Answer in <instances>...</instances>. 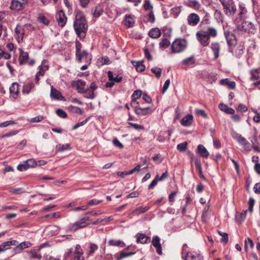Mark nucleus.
Returning <instances> with one entry per match:
<instances>
[{
  "label": "nucleus",
  "mask_w": 260,
  "mask_h": 260,
  "mask_svg": "<svg viewBox=\"0 0 260 260\" xmlns=\"http://www.w3.org/2000/svg\"><path fill=\"white\" fill-rule=\"evenodd\" d=\"M187 21L189 25L195 26L199 23L200 17L196 13H191L188 16Z\"/></svg>",
  "instance_id": "dca6fc26"
},
{
  "label": "nucleus",
  "mask_w": 260,
  "mask_h": 260,
  "mask_svg": "<svg viewBox=\"0 0 260 260\" xmlns=\"http://www.w3.org/2000/svg\"><path fill=\"white\" fill-rule=\"evenodd\" d=\"M133 64L136 67V70L138 72H142L144 71L145 67L141 62L132 61Z\"/></svg>",
  "instance_id": "c9c22d12"
},
{
  "label": "nucleus",
  "mask_w": 260,
  "mask_h": 260,
  "mask_svg": "<svg viewBox=\"0 0 260 260\" xmlns=\"http://www.w3.org/2000/svg\"><path fill=\"white\" fill-rule=\"evenodd\" d=\"M194 164H195L197 169L199 171V175L200 177L201 178L205 180V177L203 175V172H202V169L200 159L199 158H196L194 160Z\"/></svg>",
  "instance_id": "bb28decb"
},
{
  "label": "nucleus",
  "mask_w": 260,
  "mask_h": 260,
  "mask_svg": "<svg viewBox=\"0 0 260 260\" xmlns=\"http://www.w3.org/2000/svg\"><path fill=\"white\" fill-rule=\"evenodd\" d=\"M69 110L74 113H76L79 114H82V110L81 108L78 107L74 106L72 105L68 107Z\"/></svg>",
  "instance_id": "de8ad7c7"
},
{
  "label": "nucleus",
  "mask_w": 260,
  "mask_h": 260,
  "mask_svg": "<svg viewBox=\"0 0 260 260\" xmlns=\"http://www.w3.org/2000/svg\"><path fill=\"white\" fill-rule=\"evenodd\" d=\"M109 244L111 246H120L121 247H123L125 246L124 243L121 240H110L109 241Z\"/></svg>",
  "instance_id": "f704fd0d"
},
{
  "label": "nucleus",
  "mask_w": 260,
  "mask_h": 260,
  "mask_svg": "<svg viewBox=\"0 0 260 260\" xmlns=\"http://www.w3.org/2000/svg\"><path fill=\"white\" fill-rule=\"evenodd\" d=\"M83 252L82 249L81 248V246L78 244L76 245L75 246V251L74 252V255H76V254L83 255Z\"/></svg>",
  "instance_id": "e2e57ef3"
},
{
  "label": "nucleus",
  "mask_w": 260,
  "mask_h": 260,
  "mask_svg": "<svg viewBox=\"0 0 260 260\" xmlns=\"http://www.w3.org/2000/svg\"><path fill=\"white\" fill-rule=\"evenodd\" d=\"M135 20L131 15H126L125 16V20L124 24L127 27H131L133 26Z\"/></svg>",
  "instance_id": "a878e982"
},
{
  "label": "nucleus",
  "mask_w": 260,
  "mask_h": 260,
  "mask_svg": "<svg viewBox=\"0 0 260 260\" xmlns=\"http://www.w3.org/2000/svg\"><path fill=\"white\" fill-rule=\"evenodd\" d=\"M219 108L221 111H224L228 114H234L235 112V110L233 108H229L226 105L223 104H220L219 105Z\"/></svg>",
  "instance_id": "7c9ffc66"
},
{
  "label": "nucleus",
  "mask_w": 260,
  "mask_h": 260,
  "mask_svg": "<svg viewBox=\"0 0 260 260\" xmlns=\"http://www.w3.org/2000/svg\"><path fill=\"white\" fill-rule=\"evenodd\" d=\"M220 83L222 85L228 86L230 89H234L236 86L234 82L230 81L228 79H222L220 80Z\"/></svg>",
  "instance_id": "c85d7f7f"
},
{
  "label": "nucleus",
  "mask_w": 260,
  "mask_h": 260,
  "mask_svg": "<svg viewBox=\"0 0 260 260\" xmlns=\"http://www.w3.org/2000/svg\"><path fill=\"white\" fill-rule=\"evenodd\" d=\"M187 245L185 244L182 249V257L184 260H203V256L200 254L187 251Z\"/></svg>",
  "instance_id": "39448f33"
},
{
  "label": "nucleus",
  "mask_w": 260,
  "mask_h": 260,
  "mask_svg": "<svg viewBox=\"0 0 260 260\" xmlns=\"http://www.w3.org/2000/svg\"><path fill=\"white\" fill-rule=\"evenodd\" d=\"M238 142L242 146L243 151L245 152H249L251 150V147L249 143L241 135L237 138Z\"/></svg>",
  "instance_id": "9d476101"
},
{
  "label": "nucleus",
  "mask_w": 260,
  "mask_h": 260,
  "mask_svg": "<svg viewBox=\"0 0 260 260\" xmlns=\"http://www.w3.org/2000/svg\"><path fill=\"white\" fill-rule=\"evenodd\" d=\"M18 84L16 83H13L10 87V91L11 93L17 94L19 92Z\"/></svg>",
  "instance_id": "a19ab883"
},
{
  "label": "nucleus",
  "mask_w": 260,
  "mask_h": 260,
  "mask_svg": "<svg viewBox=\"0 0 260 260\" xmlns=\"http://www.w3.org/2000/svg\"><path fill=\"white\" fill-rule=\"evenodd\" d=\"M17 244L18 241L15 240L4 242L0 245V253L9 249L11 246L16 245Z\"/></svg>",
  "instance_id": "9b49d317"
},
{
  "label": "nucleus",
  "mask_w": 260,
  "mask_h": 260,
  "mask_svg": "<svg viewBox=\"0 0 260 260\" xmlns=\"http://www.w3.org/2000/svg\"><path fill=\"white\" fill-rule=\"evenodd\" d=\"M196 113L197 114L201 115L204 118H207L208 117L207 114L204 110L197 109H196Z\"/></svg>",
  "instance_id": "338daca9"
},
{
  "label": "nucleus",
  "mask_w": 260,
  "mask_h": 260,
  "mask_svg": "<svg viewBox=\"0 0 260 260\" xmlns=\"http://www.w3.org/2000/svg\"><path fill=\"white\" fill-rule=\"evenodd\" d=\"M44 119V117L43 116L39 115L37 117L32 118L28 120L30 122L35 123V122H39L42 121Z\"/></svg>",
  "instance_id": "6e6d98bb"
},
{
  "label": "nucleus",
  "mask_w": 260,
  "mask_h": 260,
  "mask_svg": "<svg viewBox=\"0 0 260 260\" xmlns=\"http://www.w3.org/2000/svg\"><path fill=\"white\" fill-rule=\"evenodd\" d=\"M18 244L22 247V249L23 250L25 248L30 247L32 245V244L29 241L22 242Z\"/></svg>",
  "instance_id": "680f3d73"
},
{
  "label": "nucleus",
  "mask_w": 260,
  "mask_h": 260,
  "mask_svg": "<svg viewBox=\"0 0 260 260\" xmlns=\"http://www.w3.org/2000/svg\"><path fill=\"white\" fill-rule=\"evenodd\" d=\"M46 62V60H43L42 64L39 67L40 71L37 73L35 77V80L37 82L40 80L39 76H44L45 72L48 70L49 68L48 66L45 64Z\"/></svg>",
  "instance_id": "f8f14e48"
},
{
  "label": "nucleus",
  "mask_w": 260,
  "mask_h": 260,
  "mask_svg": "<svg viewBox=\"0 0 260 260\" xmlns=\"http://www.w3.org/2000/svg\"><path fill=\"white\" fill-rule=\"evenodd\" d=\"M24 7L25 5L18 0H12L10 8L12 10L20 11L22 10Z\"/></svg>",
  "instance_id": "2eb2a0df"
},
{
  "label": "nucleus",
  "mask_w": 260,
  "mask_h": 260,
  "mask_svg": "<svg viewBox=\"0 0 260 260\" xmlns=\"http://www.w3.org/2000/svg\"><path fill=\"white\" fill-rule=\"evenodd\" d=\"M192 115L188 114L181 119V124L185 126H189L192 123Z\"/></svg>",
  "instance_id": "5701e85b"
},
{
  "label": "nucleus",
  "mask_w": 260,
  "mask_h": 260,
  "mask_svg": "<svg viewBox=\"0 0 260 260\" xmlns=\"http://www.w3.org/2000/svg\"><path fill=\"white\" fill-rule=\"evenodd\" d=\"M27 168H34L37 165V163L33 159H29L24 161Z\"/></svg>",
  "instance_id": "09e8293b"
},
{
  "label": "nucleus",
  "mask_w": 260,
  "mask_h": 260,
  "mask_svg": "<svg viewBox=\"0 0 260 260\" xmlns=\"http://www.w3.org/2000/svg\"><path fill=\"white\" fill-rule=\"evenodd\" d=\"M88 224H82L78 220L77 221L74 223L69 229V231L71 232H75L77 230L83 228L87 226Z\"/></svg>",
  "instance_id": "b1692460"
},
{
  "label": "nucleus",
  "mask_w": 260,
  "mask_h": 260,
  "mask_svg": "<svg viewBox=\"0 0 260 260\" xmlns=\"http://www.w3.org/2000/svg\"><path fill=\"white\" fill-rule=\"evenodd\" d=\"M250 73L251 75L250 79L251 80L254 81L260 79V77L257 70H251Z\"/></svg>",
  "instance_id": "3c124183"
},
{
  "label": "nucleus",
  "mask_w": 260,
  "mask_h": 260,
  "mask_svg": "<svg viewBox=\"0 0 260 260\" xmlns=\"http://www.w3.org/2000/svg\"><path fill=\"white\" fill-rule=\"evenodd\" d=\"M186 5L190 8H198L200 4L197 1L190 0L185 3Z\"/></svg>",
  "instance_id": "4c0bfd02"
},
{
  "label": "nucleus",
  "mask_w": 260,
  "mask_h": 260,
  "mask_svg": "<svg viewBox=\"0 0 260 260\" xmlns=\"http://www.w3.org/2000/svg\"><path fill=\"white\" fill-rule=\"evenodd\" d=\"M160 238L157 236H154L153 237L152 244L154 247L156 248V251L159 255L162 254L161 247L160 243Z\"/></svg>",
  "instance_id": "a211bd4d"
},
{
  "label": "nucleus",
  "mask_w": 260,
  "mask_h": 260,
  "mask_svg": "<svg viewBox=\"0 0 260 260\" xmlns=\"http://www.w3.org/2000/svg\"><path fill=\"white\" fill-rule=\"evenodd\" d=\"M256 29L254 24L249 20L244 19L242 22L237 25L235 29V32L240 36L246 34L253 35L255 33Z\"/></svg>",
  "instance_id": "7ed1b4c3"
},
{
  "label": "nucleus",
  "mask_w": 260,
  "mask_h": 260,
  "mask_svg": "<svg viewBox=\"0 0 260 260\" xmlns=\"http://www.w3.org/2000/svg\"><path fill=\"white\" fill-rule=\"evenodd\" d=\"M195 63V60L193 56H191L188 58H186L183 60L182 64L183 65L191 66H193Z\"/></svg>",
  "instance_id": "473e14b6"
},
{
  "label": "nucleus",
  "mask_w": 260,
  "mask_h": 260,
  "mask_svg": "<svg viewBox=\"0 0 260 260\" xmlns=\"http://www.w3.org/2000/svg\"><path fill=\"white\" fill-rule=\"evenodd\" d=\"M211 49L214 54V59H217L219 57L220 46L218 43L213 42L211 44Z\"/></svg>",
  "instance_id": "f3484780"
},
{
  "label": "nucleus",
  "mask_w": 260,
  "mask_h": 260,
  "mask_svg": "<svg viewBox=\"0 0 260 260\" xmlns=\"http://www.w3.org/2000/svg\"><path fill=\"white\" fill-rule=\"evenodd\" d=\"M56 114L58 116H59L61 118H64L67 117V114L66 112L61 109H58L56 110Z\"/></svg>",
  "instance_id": "13d9d810"
},
{
  "label": "nucleus",
  "mask_w": 260,
  "mask_h": 260,
  "mask_svg": "<svg viewBox=\"0 0 260 260\" xmlns=\"http://www.w3.org/2000/svg\"><path fill=\"white\" fill-rule=\"evenodd\" d=\"M20 56L19 57V63L21 65L24 64L28 59V54L24 52L22 49H19Z\"/></svg>",
  "instance_id": "aec40b11"
},
{
  "label": "nucleus",
  "mask_w": 260,
  "mask_h": 260,
  "mask_svg": "<svg viewBox=\"0 0 260 260\" xmlns=\"http://www.w3.org/2000/svg\"><path fill=\"white\" fill-rule=\"evenodd\" d=\"M148 20V21L153 23L155 22V16L154 15L153 11H151L149 12V13L147 15Z\"/></svg>",
  "instance_id": "052dcab7"
},
{
  "label": "nucleus",
  "mask_w": 260,
  "mask_h": 260,
  "mask_svg": "<svg viewBox=\"0 0 260 260\" xmlns=\"http://www.w3.org/2000/svg\"><path fill=\"white\" fill-rule=\"evenodd\" d=\"M56 19L58 22V24L60 27H63L67 21V17H66L64 11L62 10L57 12L56 15Z\"/></svg>",
  "instance_id": "0eeeda50"
},
{
  "label": "nucleus",
  "mask_w": 260,
  "mask_h": 260,
  "mask_svg": "<svg viewBox=\"0 0 260 260\" xmlns=\"http://www.w3.org/2000/svg\"><path fill=\"white\" fill-rule=\"evenodd\" d=\"M136 236L137 237V242L138 243L146 244L150 239L149 237H147L144 234L138 233Z\"/></svg>",
  "instance_id": "412c9836"
},
{
  "label": "nucleus",
  "mask_w": 260,
  "mask_h": 260,
  "mask_svg": "<svg viewBox=\"0 0 260 260\" xmlns=\"http://www.w3.org/2000/svg\"><path fill=\"white\" fill-rule=\"evenodd\" d=\"M71 85L72 86L76 88L78 92L81 93L84 92L85 82L83 80L79 79L77 81H72Z\"/></svg>",
  "instance_id": "1a4fd4ad"
},
{
  "label": "nucleus",
  "mask_w": 260,
  "mask_h": 260,
  "mask_svg": "<svg viewBox=\"0 0 260 260\" xmlns=\"http://www.w3.org/2000/svg\"><path fill=\"white\" fill-rule=\"evenodd\" d=\"M9 191L10 192L15 194H20L24 192V191L22 190L21 188H9Z\"/></svg>",
  "instance_id": "5fc2aeb1"
},
{
  "label": "nucleus",
  "mask_w": 260,
  "mask_h": 260,
  "mask_svg": "<svg viewBox=\"0 0 260 260\" xmlns=\"http://www.w3.org/2000/svg\"><path fill=\"white\" fill-rule=\"evenodd\" d=\"M77 59L81 62L83 60H84L88 64L90 63V62L88 60V54L86 51H83L82 52L77 53L76 54Z\"/></svg>",
  "instance_id": "6ab92c4d"
},
{
  "label": "nucleus",
  "mask_w": 260,
  "mask_h": 260,
  "mask_svg": "<svg viewBox=\"0 0 260 260\" xmlns=\"http://www.w3.org/2000/svg\"><path fill=\"white\" fill-rule=\"evenodd\" d=\"M248 246H249L251 248H253L254 247V244L252 240L249 238H248L245 241V249L246 250L248 248Z\"/></svg>",
  "instance_id": "4d7b16f0"
},
{
  "label": "nucleus",
  "mask_w": 260,
  "mask_h": 260,
  "mask_svg": "<svg viewBox=\"0 0 260 260\" xmlns=\"http://www.w3.org/2000/svg\"><path fill=\"white\" fill-rule=\"evenodd\" d=\"M222 5L226 14L233 15L236 11V6L232 0H219Z\"/></svg>",
  "instance_id": "423d86ee"
},
{
  "label": "nucleus",
  "mask_w": 260,
  "mask_h": 260,
  "mask_svg": "<svg viewBox=\"0 0 260 260\" xmlns=\"http://www.w3.org/2000/svg\"><path fill=\"white\" fill-rule=\"evenodd\" d=\"M141 95L142 91L140 90H135L132 95V99L137 100V99L139 98Z\"/></svg>",
  "instance_id": "bf43d9fd"
},
{
  "label": "nucleus",
  "mask_w": 260,
  "mask_h": 260,
  "mask_svg": "<svg viewBox=\"0 0 260 260\" xmlns=\"http://www.w3.org/2000/svg\"><path fill=\"white\" fill-rule=\"evenodd\" d=\"M160 30L157 27L153 28L149 31V36L150 37L153 39L158 38L160 36Z\"/></svg>",
  "instance_id": "393cba45"
},
{
  "label": "nucleus",
  "mask_w": 260,
  "mask_h": 260,
  "mask_svg": "<svg viewBox=\"0 0 260 260\" xmlns=\"http://www.w3.org/2000/svg\"><path fill=\"white\" fill-rule=\"evenodd\" d=\"M151 72L155 75L157 78H159L161 75V69L158 67H154L151 69Z\"/></svg>",
  "instance_id": "49530a36"
},
{
  "label": "nucleus",
  "mask_w": 260,
  "mask_h": 260,
  "mask_svg": "<svg viewBox=\"0 0 260 260\" xmlns=\"http://www.w3.org/2000/svg\"><path fill=\"white\" fill-rule=\"evenodd\" d=\"M87 27L88 25L84 15L80 11L78 12L74 22V28L78 37L80 39H84Z\"/></svg>",
  "instance_id": "f257e3e1"
},
{
  "label": "nucleus",
  "mask_w": 260,
  "mask_h": 260,
  "mask_svg": "<svg viewBox=\"0 0 260 260\" xmlns=\"http://www.w3.org/2000/svg\"><path fill=\"white\" fill-rule=\"evenodd\" d=\"M149 208L147 206L143 207L140 206L138 208H137L133 212V214H140L143 213H145V212L149 210Z\"/></svg>",
  "instance_id": "72a5a7b5"
},
{
  "label": "nucleus",
  "mask_w": 260,
  "mask_h": 260,
  "mask_svg": "<svg viewBox=\"0 0 260 260\" xmlns=\"http://www.w3.org/2000/svg\"><path fill=\"white\" fill-rule=\"evenodd\" d=\"M50 96L52 99L55 100L65 101L64 97L62 96L61 93L54 88L53 86H51Z\"/></svg>",
  "instance_id": "4468645a"
},
{
  "label": "nucleus",
  "mask_w": 260,
  "mask_h": 260,
  "mask_svg": "<svg viewBox=\"0 0 260 260\" xmlns=\"http://www.w3.org/2000/svg\"><path fill=\"white\" fill-rule=\"evenodd\" d=\"M99 61L101 62L102 65L109 64L110 63V60L107 57H102L98 59Z\"/></svg>",
  "instance_id": "69168bd1"
},
{
  "label": "nucleus",
  "mask_w": 260,
  "mask_h": 260,
  "mask_svg": "<svg viewBox=\"0 0 260 260\" xmlns=\"http://www.w3.org/2000/svg\"><path fill=\"white\" fill-rule=\"evenodd\" d=\"M85 94L84 97L87 99H93L94 98V93L89 88L86 90H84V92L83 93Z\"/></svg>",
  "instance_id": "37998d69"
},
{
  "label": "nucleus",
  "mask_w": 260,
  "mask_h": 260,
  "mask_svg": "<svg viewBox=\"0 0 260 260\" xmlns=\"http://www.w3.org/2000/svg\"><path fill=\"white\" fill-rule=\"evenodd\" d=\"M112 142L115 146L118 147L120 149L123 148V145H122V144L121 143L117 138H114Z\"/></svg>",
  "instance_id": "774afa93"
},
{
  "label": "nucleus",
  "mask_w": 260,
  "mask_h": 260,
  "mask_svg": "<svg viewBox=\"0 0 260 260\" xmlns=\"http://www.w3.org/2000/svg\"><path fill=\"white\" fill-rule=\"evenodd\" d=\"M15 37L17 42L20 43L22 42L24 35L25 34L24 29L21 25H17L15 29Z\"/></svg>",
  "instance_id": "6e6552de"
},
{
  "label": "nucleus",
  "mask_w": 260,
  "mask_h": 260,
  "mask_svg": "<svg viewBox=\"0 0 260 260\" xmlns=\"http://www.w3.org/2000/svg\"><path fill=\"white\" fill-rule=\"evenodd\" d=\"M135 253V252H125L122 251L120 253L119 255L117 256L116 260H121L122 258L134 255Z\"/></svg>",
  "instance_id": "58836bf2"
},
{
  "label": "nucleus",
  "mask_w": 260,
  "mask_h": 260,
  "mask_svg": "<svg viewBox=\"0 0 260 260\" xmlns=\"http://www.w3.org/2000/svg\"><path fill=\"white\" fill-rule=\"evenodd\" d=\"M11 54L0 48V59L4 58L8 59L11 58Z\"/></svg>",
  "instance_id": "864d4df0"
},
{
  "label": "nucleus",
  "mask_w": 260,
  "mask_h": 260,
  "mask_svg": "<svg viewBox=\"0 0 260 260\" xmlns=\"http://www.w3.org/2000/svg\"><path fill=\"white\" fill-rule=\"evenodd\" d=\"M135 112L137 115H140V116H143V115H146L147 114L151 113L152 112V110L150 107H148V108L139 107L138 108H136V111Z\"/></svg>",
  "instance_id": "4be33fe9"
},
{
  "label": "nucleus",
  "mask_w": 260,
  "mask_h": 260,
  "mask_svg": "<svg viewBox=\"0 0 260 260\" xmlns=\"http://www.w3.org/2000/svg\"><path fill=\"white\" fill-rule=\"evenodd\" d=\"M198 152L203 157H207L209 155V152L207 149L202 145H198L197 147Z\"/></svg>",
  "instance_id": "cd10ccee"
},
{
  "label": "nucleus",
  "mask_w": 260,
  "mask_h": 260,
  "mask_svg": "<svg viewBox=\"0 0 260 260\" xmlns=\"http://www.w3.org/2000/svg\"><path fill=\"white\" fill-rule=\"evenodd\" d=\"M143 7L145 11H148L149 12L153 11V7L149 0L145 1Z\"/></svg>",
  "instance_id": "79ce46f5"
},
{
  "label": "nucleus",
  "mask_w": 260,
  "mask_h": 260,
  "mask_svg": "<svg viewBox=\"0 0 260 260\" xmlns=\"http://www.w3.org/2000/svg\"><path fill=\"white\" fill-rule=\"evenodd\" d=\"M103 12V9L101 5H98L96 7L93 13V15L95 17H99Z\"/></svg>",
  "instance_id": "a18cd8bd"
},
{
  "label": "nucleus",
  "mask_w": 260,
  "mask_h": 260,
  "mask_svg": "<svg viewBox=\"0 0 260 260\" xmlns=\"http://www.w3.org/2000/svg\"><path fill=\"white\" fill-rule=\"evenodd\" d=\"M108 75L109 80L111 81H115L116 82L119 83L122 81V77L121 76L117 75L116 77H114L113 73L111 71H109L108 72Z\"/></svg>",
  "instance_id": "2f4dec72"
},
{
  "label": "nucleus",
  "mask_w": 260,
  "mask_h": 260,
  "mask_svg": "<svg viewBox=\"0 0 260 260\" xmlns=\"http://www.w3.org/2000/svg\"><path fill=\"white\" fill-rule=\"evenodd\" d=\"M218 234L222 236L220 241L224 244L227 243L229 240L228 234L226 233H222L219 231H218Z\"/></svg>",
  "instance_id": "8fccbe9b"
},
{
  "label": "nucleus",
  "mask_w": 260,
  "mask_h": 260,
  "mask_svg": "<svg viewBox=\"0 0 260 260\" xmlns=\"http://www.w3.org/2000/svg\"><path fill=\"white\" fill-rule=\"evenodd\" d=\"M34 84L32 82H30L26 84L23 86V92L26 93H28L31 89L34 87Z\"/></svg>",
  "instance_id": "c03bdc74"
},
{
  "label": "nucleus",
  "mask_w": 260,
  "mask_h": 260,
  "mask_svg": "<svg viewBox=\"0 0 260 260\" xmlns=\"http://www.w3.org/2000/svg\"><path fill=\"white\" fill-rule=\"evenodd\" d=\"M187 47V42L185 39H177L171 45L172 52L178 53L183 51Z\"/></svg>",
  "instance_id": "20e7f679"
},
{
  "label": "nucleus",
  "mask_w": 260,
  "mask_h": 260,
  "mask_svg": "<svg viewBox=\"0 0 260 260\" xmlns=\"http://www.w3.org/2000/svg\"><path fill=\"white\" fill-rule=\"evenodd\" d=\"M39 251L38 249H31L27 251V253L30 254V257L31 258H38L41 259L42 258V255L39 253Z\"/></svg>",
  "instance_id": "c756f323"
},
{
  "label": "nucleus",
  "mask_w": 260,
  "mask_h": 260,
  "mask_svg": "<svg viewBox=\"0 0 260 260\" xmlns=\"http://www.w3.org/2000/svg\"><path fill=\"white\" fill-rule=\"evenodd\" d=\"M224 36L229 46L234 45L236 43V37L233 32L226 31L224 32Z\"/></svg>",
  "instance_id": "ddd939ff"
},
{
  "label": "nucleus",
  "mask_w": 260,
  "mask_h": 260,
  "mask_svg": "<svg viewBox=\"0 0 260 260\" xmlns=\"http://www.w3.org/2000/svg\"><path fill=\"white\" fill-rule=\"evenodd\" d=\"M170 42L167 39H163L160 42L159 45L161 47L167 48L170 45Z\"/></svg>",
  "instance_id": "0e129e2a"
},
{
  "label": "nucleus",
  "mask_w": 260,
  "mask_h": 260,
  "mask_svg": "<svg viewBox=\"0 0 260 260\" xmlns=\"http://www.w3.org/2000/svg\"><path fill=\"white\" fill-rule=\"evenodd\" d=\"M56 148L57 151H63L71 149L70 145L69 144H59L56 146Z\"/></svg>",
  "instance_id": "ea45409f"
},
{
  "label": "nucleus",
  "mask_w": 260,
  "mask_h": 260,
  "mask_svg": "<svg viewBox=\"0 0 260 260\" xmlns=\"http://www.w3.org/2000/svg\"><path fill=\"white\" fill-rule=\"evenodd\" d=\"M37 19L39 22L43 23L45 25H48L49 23V21L48 19L42 14H40Z\"/></svg>",
  "instance_id": "e433bc0d"
},
{
  "label": "nucleus",
  "mask_w": 260,
  "mask_h": 260,
  "mask_svg": "<svg viewBox=\"0 0 260 260\" xmlns=\"http://www.w3.org/2000/svg\"><path fill=\"white\" fill-rule=\"evenodd\" d=\"M187 147V143L186 142H184L177 145V148L180 151H185Z\"/></svg>",
  "instance_id": "603ef678"
},
{
  "label": "nucleus",
  "mask_w": 260,
  "mask_h": 260,
  "mask_svg": "<svg viewBox=\"0 0 260 260\" xmlns=\"http://www.w3.org/2000/svg\"><path fill=\"white\" fill-rule=\"evenodd\" d=\"M217 35V30L211 27H208L206 30H200L196 34L197 40L204 47L209 45L210 37L215 38Z\"/></svg>",
  "instance_id": "f03ea898"
}]
</instances>
